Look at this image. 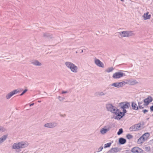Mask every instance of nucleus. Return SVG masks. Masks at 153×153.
<instances>
[{"label":"nucleus","mask_w":153,"mask_h":153,"mask_svg":"<svg viewBox=\"0 0 153 153\" xmlns=\"http://www.w3.org/2000/svg\"><path fill=\"white\" fill-rule=\"evenodd\" d=\"M106 108L108 111L117 115L115 117L116 119H120L122 118V116L119 114V113L121 114L120 110L112 104H107L106 105Z\"/></svg>","instance_id":"f257e3e1"},{"label":"nucleus","mask_w":153,"mask_h":153,"mask_svg":"<svg viewBox=\"0 0 153 153\" xmlns=\"http://www.w3.org/2000/svg\"><path fill=\"white\" fill-rule=\"evenodd\" d=\"M29 144L26 141H21L14 143L12 148L14 149L24 148L27 147Z\"/></svg>","instance_id":"f03ea898"},{"label":"nucleus","mask_w":153,"mask_h":153,"mask_svg":"<svg viewBox=\"0 0 153 153\" xmlns=\"http://www.w3.org/2000/svg\"><path fill=\"white\" fill-rule=\"evenodd\" d=\"M66 67L73 73H76L78 71V68L77 66L70 62H66L65 63Z\"/></svg>","instance_id":"7ed1b4c3"},{"label":"nucleus","mask_w":153,"mask_h":153,"mask_svg":"<svg viewBox=\"0 0 153 153\" xmlns=\"http://www.w3.org/2000/svg\"><path fill=\"white\" fill-rule=\"evenodd\" d=\"M120 106L121 108L123 109V112L120 111L121 114L119 113L120 115L122 117L125 114L126 112V109H128L129 108V106H130V104L129 102H123L120 103Z\"/></svg>","instance_id":"20e7f679"},{"label":"nucleus","mask_w":153,"mask_h":153,"mask_svg":"<svg viewBox=\"0 0 153 153\" xmlns=\"http://www.w3.org/2000/svg\"><path fill=\"white\" fill-rule=\"evenodd\" d=\"M119 33L123 37H128L134 35V32L132 31H124L120 32Z\"/></svg>","instance_id":"39448f33"},{"label":"nucleus","mask_w":153,"mask_h":153,"mask_svg":"<svg viewBox=\"0 0 153 153\" xmlns=\"http://www.w3.org/2000/svg\"><path fill=\"white\" fill-rule=\"evenodd\" d=\"M111 128V125H107L101 128L100 130V133L102 135L105 134Z\"/></svg>","instance_id":"423d86ee"},{"label":"nucleus","mask_w":153,"mask_h":153,"mask_svg":"<svg viewBox=\"0 0 153 153\" xmlns=\"http://www.w3.org/2000/svg\"><path fill=\"white\" fill-rule=\"evenodd\" d=\"M142 126L140 123H139L134 125L130 128V130L131 131H138L142 129Z\"/></svg>","instance_id":"0eeeda50"},{"label":"nucleus","mask_w":153,"mask_h":153,"mask_svg":"<svg viewBox=\"0 0 153 153\" xmlns=\"http://www.w3.org/2000/svg\"><path fill=\"white\" fill-rule=\"evenodd\" d=\"M149 136V134L148 133L144 134L138 139L137 141L138 143L141 144L143 142L147 139V137Z\"/></svg>","instance_id":"6e6552de"},{"label":"nucleus","mask_w":153,"mask_h":153,"mask_svg":"<svg viewBox=\"0 0 153 153\" xmlns=\"http://www.w3.org/2000/svg\"><path fill=\"white\" fill-rule=\"evenodd\" d=\"M19 91L17 89L7 94L6 96L7 99H10L13 95L19 92Z\"/></svg>","instance_id":"1a4fd4ad"},{"label":"nucleus","mask_w":153,"mask_h":153,"mask_svg":"<svg viewBox=\"0 0 153 153\" xmlns=\"http://www.w3.org/2000/svg\"><path fill=\"white\" fill-rule=\"evenodd\" d=\"M94 62L95 64L98 67L102 68H104L105 67L104 64L102 62H101L99 59L95 58L94 59Z\"/></svg>","instance_id":"9d476101"},{"label":"nucleus","mask_w":153,"mask_h":153,"mask_svg":"<svg viewBox=\"0 0 153 153\" xmlns=\"http://www.w3.org/2000/svg\"><path fill=\"white\" fill-rule=\"evenodd\" d=\"M126 83L125 82H115L112 83L111 85V86H114L117 88L122 87L123 85H125Z\"/></svg>","instance_id":"9b49d317"},{"label":"nucleus","mask_w":153,"mask_h":153,"mask_svg":"<svg viewBox=\"0 0 153 153\" xmlns=\"http://www.w3.org/2000/svg\"><path fill=\"white\" fill-rule=\"evenodd\" d=\"M125 74L123 73L117 72L113 74V77L114 79H119L124 76Z\"/></svg>","instance_id":"f8f14e48"},{"label":"nucleus","mask_w":153,"mask_h":153,"mask_svg":"<svg viewBox=\"0 0 153 153\" xmlns=\"http://www.w3.org/2000/svg\"><path fill=\"white\" fill-rule=\"evenodd\" d=\"M57 123H49L45 124L44 126L48 128H53L57 126Z\"/></svg>","instance_id":"ddd939ff"},{"label":"nucleus","mask_w":153,"mask_h":153,"mask_svg":"<svg viewBox=\"0 0 153 153\" xmlns=\"http://www.w3.org/2000/svg\"><path fill=\"white\" fill-rule=\"evenodd\" d=\"M131 151L133 153H141L143 152V150L139 147H134L132 149Z\"/></svg>","instance_id":"4468645a"},{"label":"nucleus","mask_w":153,"mask_h":153,"mask_svg":"<svg viewBox=\"0 0 153 153\" xmlns=\"http://www.w3.org/2000/svg\"><path fill=\"white\" fill-rule=\"evenodd\" d=\"M152 101V98L150 96H149L144 100V102L145 104L146 105H148L150 102Z\"/></svg>","instance_id":"2eb2a0df"},{"label":"nucleus","mask_w":153,"mask_h":153,"mask_svg":"<svg viewBox=\"0 0 153 153\" xmlns=\"http://www.w3.org/2000/svg\"><path fill=\"white\" fill-rule=\"evenodd\" d=\"M149 13L148 11H147L146 13H144L142 17L143 19L144 20L149 19L151 18V15L149 14Z\"/></svg>","instance_id":"dca6fc26"},{"label":"nucleus","mask_w":153,"mask_h":153,"mask_svg":"<svg viewBox=\"0 0 153 153\" xmlns=\"http://www.w3.org/2000/svg\"><path fill=\"white\" fill-rule=\"evenodd\" d=\"M43 37L45 38H52L53 36V35L51 33L46 32L43 33Z\"/></svg>","instance_id":"f3484780"},{"label":"nucleus","mask_w":153,"mask_h":153,"mask_svg":"<svg viewBox=\"0 0 153 153\" xmlns=\"http://www.w3.org/2000/svg\"><path fill=\"white\" fill-rule=\"evenodd\" d=\"M7 135H4L0 138V145L7 138Z\"/></svg>","instance_id":"a211bd4d"},{"label":"nucleus","mask_w":153,"mask_h":153,"mask_svg":"<svg viewBox=\"0 0 153 153\" xmlns=\"http://www.w3.org/2000/svg\"><path fill=\"white\" fill-rule=\"evenodd\" d=\"M128 84L130 85H134L138 83L136 80L134 79H130L128 81Z\"/></svg>","instance_id":"6ab92c4d"},{"label":"nucleus","mask_w":153,"mask_h":153,"mask_svg":"<svg viewBox=\"0 0 153 153\" xmlns=\"http://www.w3.org/2000/svg\"><path fill=\"white\" fill-rule=\"evenodd\" d=\"M131 106H132V109L133 110H137L138 109V106H137V105L136 103H135L134 102H132V103Z\"/></svg>","instance_id":"aec40b11"},{"label":"nucleus","mask_w":153,"mask_h":153,"mask_svg":"<svg viewBox=\"0 0 153 153\" xmlns=\"http://www.w3.org/2000/svg\"><path fill=\"white\" fill-rule=\"evenodd\" d=\"M126 142V140L123 138H120L119 139V142L121 144H124Z\"/></svg>","instance_id":"412c9836"},{"label":"nucleus","mask_w":153,"mask_h":153,"mask_svg":"<svg viewBox=\"0 0 153 153\" xmlns=\"http://www.w3.org/2000/svg\"><path fill=\"white\" fill-rule=\"evenodd\" d=\"M32 63L34 65L36 66H41V63L38 60H35L32 62Z\"/></svg>","instance_id":"4be33fe9"},{"label":"nucleus","mask_w":153,"mask_h":153,"mask_svg":"<svg viewBox=\"0 0 153 153\" xmlns=\"http://www.w3.org/2000/svg\"><path fill=\"white\" fill-rule=\"evenodd\" d=\"M114 70V68L112 67H111L107 68L105 70V71L107 73L111 72Z\"/></svg>","instance_id":"5701e85b"},{"label":"nucleus","mask_w":153,"mask_h":153,"mask_svg":"<svg viewBox=\"0 0 153 153\" xmlns=\"http://www.w3.org/2000/svg\"><path fill=\"white\" fill-rule=\"evenodd\" d=\"M111 144V143H109L106 144H105L104 145V148H107L110 147Z\"/></svg>","instance_id":"b1692460"},{"label":"nucleus","mask_w":153,"mask_h":153,"mask_svg":"<svg viewBox=\"0 0 153 153\" xmlns=\"http://www.w3.org/2000/svg\"><path fill=\"white\" fill-rule=\"evenodd\" d=\"M123 132V130L122 128H120L117 134L118 135H120Z\"/></svg>","instance_id":"393cba45"},{"label":"nucleus","mask_w":153,"mask_h":153,"mask_svg":"<svg viewBox=\"0 0 153 153\" xmlns=\"http://www.w3.org/2000/svg\"><path fill=\"white\" fill-rule=\"evenodd\" d=\"M117 149L116 148H112L111 150V152H117Z\"/></svg>","instance_id":"a878e982"},{"label":"nucleus","mask_w":153,"mask_h":153,"mask_svg":"<svg viewBox=\"0 0 153 153\" xmlns=\"http://www.w3.org/2000/svg\"><path fill=\"white\" fill-rule=\"evenodd\" d=\"M142 102H138V106L139 108L140 109L143 108V107L141 105V104H142Z\"/></svg>","instance_id":"bb28decb"},{"label":"nucleus","mask_w":153,"mask_h":153,"mask_svg":"<svg viewBox=\"0 0 153 153\" xmlns=\"http://www.w3.org/2000/svg\"><path fill=\"white\" fill-rule=\"evenodd\" d=\"M5 130V129L3 127L0 126V132H3Z\"/></svg>","instance_id":"cd10ccee"},{"label":"nucleus","mask_w":153,"mask_h":153,"mask_svg":"<svg viewBox=\"0 0 153 153\" xmlns=\"http://www.w3.org/2000/svg\"><path fill=\"white\" fill-rule=\"evenodd\" d=\"M105 93H104L103 92H100L98 93V94L100 96H102L105 95Z\"/></svg>","instance_id":"c85d7f7f"},{"label":"nucleus","mask_w":153,"mask_h":153,"mask_svg":"<svg viewBox=\"0 0 153 153\" xmlns=\"http://www.w3.org/2000/svg\"><path fill=\"white\" fill-rule=\"evenodd\" d=\"M126 137L128 139H131L132 137V136L130 134H128L126 135Z\"/></svg>","instance_id":"c756f323"},{"label":"nucleus","mask_w":153,"mask_h":153,"mask_svg":"<svg viewBox=\"0 0 153 153\" xmlns=\"http://www.w3.org/2000/svg\"><path fill=\"white\" fill-rule=\"evenodd\" d=\"M103 148L102 146H101L98 149L97 152H100L101 151H102V149H103Z\"/></svg>","instance_id":"7c9ffc66"},{"label":"nucleus","mask_w":153,"mask_h":153,"mask_svg":"<svg viewBox=\"0 0 153 153\" xmlns=\"http://www.w3.org/2000/svg\"><path fill=\"white\" fill-rule=\"evenodd\" d=\"M58 99L60 100V101H63L64 100V98H63L62 97H61V96H59L58 97Z\"/></svg>","instance_id":"2f4dec72"},{"label":"nucleus","mask_w":153,"mask_h":153,"mask_svg":"<svg viewBox=\"0 0 153 153\" xmlns=\"http://www.w3.org/2000/svg\"><path fill=\"white\" fill-rule=\"evenodd\" d=\"M27 91V89H25L23 92L20 94V96L23 95L25 93H26Z\"/></svg>","instance_id":"473e14b6"},{"label":"nucleus","mask_w":153,"mask_h":153,"mask_svg":"<svg viewBox=\"0 0 153 153\" xmlns=\"http://www.w3.org/2000/svg\"><path fill=\"white\" fill-rule=\"evenodd\" d=\"M68 93V91H62V94H65Z\"/></svg>","instance_id":"72a5a7b5"},{"label":"nucleus","mask_w":153,"mask_h":153,"mask_svg":"<svg viewBox=\"0 0 153 153\" xmlns=\"http://www.w3.org/2000/svg\"><path fill=\"white\" fill-rule=\"evenodd\" d=\"M148 111V110H147L146 109L144 110L143 111V112L144 113H146Z\"/></svg>","instance_id":"f704fd0d"},{"label":"nucleus","mask_w":153,"mask_h":153,"mask_svg":"<svg viewBox=\"0 0 153 153\" xmlns=\"http://www.w3.org/2000/svg\"><path fill=\"white\" fill-rule=\"evenodd\" d=\"M150 110L151 111H153V105H152L150 107Z\"/></svg>","instance_id":"c9c22d12"},{"label":"nucleus","mask_w":153,"mask_h":153,"mask_svg":"<svg viewBox=\"0 0 153 153\" xmlns=\"http://www.w3.org/2000/svg\"><path fill=\"white\" fill-rule=\"evenodd\" d=\"M34 104V103H32L30 105V106H31L32 105H33Z\"/></svg>","instance_id":"e433bc0d"},{"label":"nucleus","mask_w":153,"mask_h":153,"mask_svg":"<svg viewBox=\"0 0 153 153\" xmlns=\"http://www.w3.org/2000/svg\"><path fill=\"white\" fill-rule=\"evenodd\" d=\"M83 52V50H81V53H82Z\"/></svg>","instance_id":"4c0bfd02"},{"label":"nucleus","mask_w":153,"mask_h":153,"mask_svg":"<svg viewBox=\"0 0 153 153\" xmlns=\"http://www.w3.org/2000/svg\"><path fill=\"white\" fill-rule=\"evenodd\" d=\"M121 1H124V0H120Z\"/></svg>","instance_id":"58836bf2"},{"label":"nucleus","mask_w":153,"mask_h":153,"mask_svg":"<svg viewBox=\"0 0 153 153\" xmlns=\"http://www.w3.org/2000/svg\"><path fill=\"white\" fill-rule=\"evenodd\" d=\"M38 102H41V101H38Z\"/></svg>","instance_id":"ea45409f"}]
</instances>
